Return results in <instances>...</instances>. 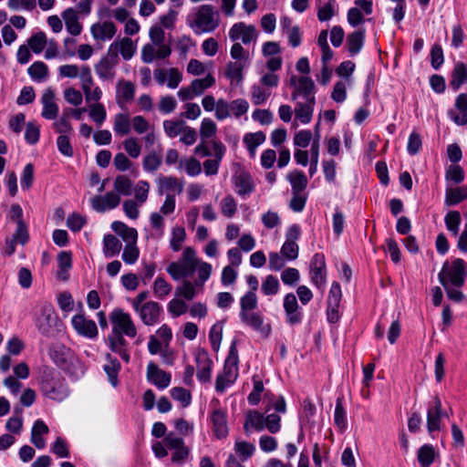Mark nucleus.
Returning a JSON list of instances; mask_svg holds the SVG:
<instances>
[{
  "mask_svg": "<svg viewBox=\"0 0 467 467\" xmlns=\"http://www.w3.org/2000/svg\"><path fill=\"white\" fill-rule=\"evenodd\" d=\"M195 271L198 273L196 285L202 289L204 283L210 278L212 265L199 260L192 247H186L181 259L171 263L167 267V272L174 280L191 277Z\"/></svg>",
  "mask_w": 467,
  "mask_h": 467,
  "instance_id": "1",
  "label": "nucleus"
},
{
  "mask_svg": "<svg viewBox=\"0 0 467 467\" xmlns=\"http://www.w3.org/2000/svg\"><path fill=\"white\" fill-rule=\"evenodd\" d=\"M220 14L212 5H200L188 16V26L197 35L213 32L220 25Z\"/></svg>",
  "mask_w": 467,
  "mask_h": 467,
  "instance_id": "2",
  "label": "nucleus"
},
{
  "mask_svg": "<svg viewBox=\"0 0 467 467\" xmlns=\"http://www.w3.org/2000/svg\"><path fill=\"white\" fill-rule=\"evenodd\" d=\"M41 389L45 396L57 401L63 400L68 395L67 388L59 374L51 370L43 372Z\"/></svg>",
  "mask_w": 467,
  "mask_h": 467,
  "instance_id": "3",
  "label": "nucleus"
},
{
  "mask_svg": "<svg viewBox=\"0 0 467 467\" xmlns=\"http://www.w3.org/2000/svg\"><path fill=\"white\" fill-rule=\"evenodd\" d=\"M238 353L236 348V340L232 342L229 355L225 360L223 371L216 379L215 389L218 392H223L224 389L233 384L238 376Z\"/></svg>",
  "mask_w": 467,
  "mask_h": 467,
  "instance_id": "4",
  "label": "nucleus"
},
{
  "mask_svg": "<svg viewBox=\"0 0 467 467\" xmlns=\"http://www.w3.org/2000/svg\"><path fill=\"white\" fill-rule=\"evenodd\" d=\"M49 354L54 362L62 369L67 370L76 377L83 373L82 364L78 359H73L70 349L64 345H54Z\"/></svg>",
  "mask_w": 467,
  "mask_h": 467,
  "instance_id": "5",
  "label": "nucleus"
},
{
  "mask_svg": "<svg viewBox=\"0 0 467 467\" xmlns=\"http://www.w3.org/2000/svg\"><path fill=\"white\" fill-rule=\"evenodd\" d=\"M58 318L51 303L39 302L35 310V324L37 330L44 336H49Z\"/></svg>",
  "mask_w": 467,
  "mask_h": 467,
  "instance_id": "6",
  "label": "nucleus"
},
{
  "mask_svg": "<svg viewBox=\"0 0 467 467\" xmlns=\"http://www.w3.org/2000/svg\"><path fill=\"white\" fill-rule=\"evenodd\" d=\"M109 318L113 326L112 333L125 335L130 337H134L137 335L135 324L130 314L125 313L122 309H114Z\"/></svg>",
  "mask_w": 467,
  "mask_h": 467,
  "instance_id": "7",
  "label": "nucleus"
},
{
  "mask_svg": "<svg viewBox=\"0 0 467 467\" xmlns=\"http://www.w3.org/2000/svg\"><path fill=\"white\" fill-rule=\"evenodd\" d=\"M465 263L462 259H455L450 265L445 262L440 273H444V278L456 287H461L464 284L466 272L464 270Z\"/></svg>",
  "mask_w": 467,
  "mask_h": 467,
  "instance_id": "8",
  "label": "nucleus"
},
{
  "mask_svg": "<svg viewBox=\"0 0 467 467\" xmlns=\"http://www.w3.org/2000/svg\"><path fill=\"white\" fill-rule=\"evenodd\" d=\"M108 52L110 57L119 61V54L124 60H130L136 52V46L130 37H123L120 40L114 41L109 47Z\"/></svg>",
  "mask_w": 467,
  "mask_h": 467,
  "instance_id": "9",
  "label": "nucleus"
},
{
  "mask_svg": "<svg viewBox=\"0 0 467 467\" xmlns=\"http://www.w3.org/2000/svg\"><path fill=\"white\" fill-rule=\"evenodd\" d=\"M120 196L115 192L111 191L105 195L94 196L90 202L91 207L99 213H104L107 210H112L118 207L120 203Z\"/></svg>",
  "mask_w": 467,
  "mask_h": 467,
  "instance_id": "10",
  "label": "nucleus"
},
{
  "mask_svg": "<svg viewBox=\"0 0 467 467\" xmlns=\"http://www.w3.org/2000/svg\"><path fill=\"white\" fill-rule=\"evenodd\" d=\"M71 323L76 332L80 336L88 338H95L98 336V327L95 321L88 319L84 315L74 316Z\"/></svg>",
  "mask_w": 467,
  "mask_h": 467,
  "instance_id": "11",
  "label": "nucleus"
},
{
  "mask_svg": "<svg viewBox=\"0 0 467 467\" xmlns=\"http://www.w3.org/2000/svg\"><path fill=\"white\" fill-rule=\"evenodd\" d=\"M229 36L233 41L241 38L244 44H249L256 39L257 31L254 26L236 23L231 27Z\"/></svg>",
  "mask_w": 467,
  "mask_h": 467,
  "instance_id": "12",
  "label": "nucleus"
},
{
  "mask_svg": "<svg viewBox=\"0 0 467 467\" xmlns=\"http://www.w3.org/2000/svg\"><path fill=\"white\" fill-rule=\"evenodd\" d=\"M240 318L243 323L259 331L263 337H267L271 332L269 324L264 325V319L259 313L247 311L240 312Z\"/></svg>",
  "mask_w": 467,
  "mask_h": 467,
  "instance_id": "13",
  "label": "nucleus"
},
{
  "mask_svg": "<svg viewBox=\"0 0 467 467\" xmlns=\"http://www.w3.org/2000/svg\"><path fill=\"white\" fill-rule=\"evenodd\" d=\"M161 307L154 301H149L142 305L136 312L146 326H153L159 322Z\"/></svg>",
  "mask_w": 467,
  "mask_h": 467,
  "instance_id": "14",
  "label": "nucleus"
},
{
  "mask_svg": "<svg viewBox=\"0 0 467 467\" xmlns=\"http://www.w3.org/2000/svg\"><path fill=\"white\" fill-rule=\"evenodd\" d=\"M311 280L318 287H322L326 283V263L325 257L321 254H314L311 260Z\"/></svg>",
  "mask_w": 467,
  "mask_h": 467,
  "instance_id": "15",
  "label": "nucleus"
},
{
  "mask_svg": "<svg viewBox=\"0 0 467 467\" xmlns=\"http://www.w3.org/2000/svg\"><path fill=\"white\" fill-rule=\"evenodd\" d=\"M147 379L159 389H165L171 383V374L159 368L156 364L150 362L147 367Z\"/></svg>",
  "mask_w": 467,
  "mask_h": 467,
  "instance_id": "16",
  "label": "nucleus"
},
{
  "mask_svg": "<svg viewBox=\"0 0 467 467\" xmlns=\"http://www.w3.org/2000/svg\"><path fill=\"white\" fill-rule=\"evenodd\" d=\"M443 415L445 413L442 412L441 401L438 396H435L433 405L429 408L427 412V428L430 432L440 430Z\"/></svg>",
  "mask_w": 467,
  "mask_h": 467,
  "instance_id": "17",
  "label": "nucleus"
},
{
  "mask_svg": "<svg viewBox=\"0 0 467 467\" xmlns=\"http://www.w3.org/2000/svg\"><path fill=\"white\" fill-rule=\"evenodd\" d=\"M233 182L236 192L241 196L249 195L254 190V184L251 175L245 171H239L233 176Z\"/></svg>",
  "mask_w": 467,
  "mask_h": 467,
  "instance_id": "18",
  "label": "nucleus"
},
{
  "mask_svg": "<svg viewBox=\"0 0 467 467\" xmlns=\"http://www.w3.org/2000/svg\"><path fill=\"white\" fill-rule=\"evenodd\" d=\"M117 27L110 21L93 24L90 27V33L94 39L106 41L113 38L116 35Z\"/></svg>",
  "mask_w": 467,
  "mask_h": 467,
  "instance_id": "19",
  "label": "nucleus"
},
{
  "mask_svg": "<svg viewBox=\"0 0 467 467\" xmlns=\"http://www.w3.org/2000/svg\"><path fill=\"white\" fill-rule=\"evenodd\" d=\"M149 36L152 44L159 47V57H168L171 54L170 45L165 44V33L161 26H151Z\"/></svg>",
  "mask_w": 467,
  "mask_h": 467,
  "instance_id": "20",
  "label": "nucleus"
},
{
  "mask_svg": "<svg viewBox=\"0 0 467 467\" xmlns=\"http://www.w3.org/2000/svg\"><path fill=\"white\" fill-rule=\"evenodd\" d=\"M117 64L118 61L111 57L110 54L107 52V55L96 65V73L101 79H112L115 76L114 67Z\"/></svg>",
  "mask_w": 467,
  "mask_h": 467,
  "instance_id": "21",
  "label": "nucleus"
},
{
  "mask_svg": "<svg viewBox=\"0 0 467 467\" xmlns=\"http://www.w3.org/2000/svg\"><path fill=\"white\" fill-rule=\"evenodd\" d=\"M284 308L287 316V321L291 325L300 323L302 320V315L297 310L298 304L296 297L294 294L290 293L285 296Z\"/></svg>",
  "mask_w": 467,
  "mask_h": 467,
  "instance_id": "22",
  "label": "nucleus"
},
{
  "mask_svg": "<svg viewBox=\"0 0 467 467\" xmlns=\"http://www.w3.org/2000/svg\"><path fill=\"white\" fill-rule=\"evenodd\" d=\"M455 108L459 112L451 109L449 111L451 119L457 125L467 124V94H460L455 101Z\"/></svg>",
  "mask_w": 467,
  "mask_h": 467,
  "instance_id": "23",
  "label": "nucleus"
},
{
  "mask_svg": "<svg viewBox=\"0 0 467 467\" xmlns=\"http://www.w3.org/2000/svg\"><path fill=\"white\" fill-rule=\"evenodd\" d=\"M111 229L120 236L127 244H137L138 233L135 228L129 227L122 222H113Z\"/></svg>",
  "mask_w": 467,
  "mask_h": 467,
  "instance_id": "24",
  "label": "nucleus"
},
{
  "mask_svg": "<svg viewBox=\"0 0 467 467\" xmlns=\"http://www.w3.org/2000/svg\"><path fill=\"white\" fill-rule=\"evenodd\" d=\"M42 117L47 119H54L58 113V106L55 102V94L52 90H47L42 96Z\"/></svg>",
  "mask_w": 467,
  "mask_h": 467,
  "instance_id": "25",
  "label": "nucleus"
},
{
  "mask_svg": "<svg viewBox=\"0 0 467 467\" xmlns=\"http://www.w3.org/2000/svg\"><path fill=\"white\" fill-rule=\"evenodd\" d=\"M183 190V182L171 176H160L158 178V192L162 194L164 192H173L180 194Z\"/></svg>",
  "mask_w": 467,
  "mask_h": 467,
  "instance_id": "26",
  "label": "nucleus"
},
{
  "mask_svg": "<svg viewBox=\"0 0 467 467\" xmlns=\"http://www.w3.org/2000/svg\"><path fill=\"white\" fill-rule=\"evenodd\" d=\"M62 17L65 21L67 30L72 36H78L82 31V26L78 22V12L72 8H67L62 13Z\"/></svg>",
  "mask_w": 467,
  "mask_h": 467,
  "instance_id": "27",
  "label": "nucleus"
},
{
  "mask_svg": "<svg viewBox=\"0 0 467 467\" xmlns=\"http://www.w3.org/2000/svg\"><path fill=\"white\" fill-rule=\"evenodd\" d=\"M49 431L48 427L47 424L41 420H37L32 428L31 431V442L37 448V449H43L46 446V441L44 439V435L47 434Z\"/></svg>",
  "mask_w": 467,
  "mask_h": 467,
  "instance_id": "28",
  "label": "nucleus"
},
{
  "mask_svg": "<svg viewBox=\"0 0 467 467\" xmlns=\"http://www.w3.org/2000/svg\"><path fill=\"white\" fill-rule=\"evenodd\" d=\"M244 64L241 61L229 62L226 66L224 76L230 81L231 86H239L243 80Z\"/></svg>",
  "mask_w": 467,
  "mask_h": 467,
  "instance_id": "29",
  "label": "nucleus"
},
{
  "mask_svg": "<svg viewBox=\"0 0 467 467\" xmlns=\"http://www.w3.org/2000/svg\"><path fill=\"white\" fill-rule=\"evenodd\" d=\"M212 422L216 437L219 439L226 437L228 427L225 412L221 410H215L212 414Z\"/></svg>",
  "mask_w": 467,
  "mask_h": 467,
  "instance_id": "30",
  "label": "nucleus"
},
{
  "mask_svg": "<svg viewBox=\"0 0 467 467\" xmlns=\"http://www.w3.org/2000/svg\"><path fill=\"white\" fill-rule=\"evenodd\" d=\"M286 179L291 184L293 193H301L307 186V178L301 171L295 170L289 172Z\"/></svg>",
  "mask_w": 467,
  "mask_h": 467,
  "instance_id": "31",
  "label": "nucleus"
},
{
  "mask_svg": "<svg viewBox=\"0 0 467 467\" xmlns=\"http://www.w3.org/2000/svg\"><path fill=\"white\" fill-rule=\"evenodd\" d=\"M202 290L196 285V280L192 283L189 280H183L180 286L175 289V296L183 297L186 300H192L198 292Z\"/></svg>",
  "mask_w": 467,
  "mask_h": 467,
  "instance_id": "32",
  "label": "nucleus"
},
{
  "mask_svg": "<svg viewBox=\"0 0 467 467\" xmlns=\"http://www.w3.org/2000/svg\"><path fill=\"white\" fill-rule=\"evenodd\" d=\"M467 199V186L448 188L445 194V204L453 206Z\"/></svg>",
  "mask_w": 467,
  "mask_h": 467,
  "instance_id": "33",
  "label": "nucleus"
},
{
  "mask_svg": "<svg viewBox=\"0 0 467 467\" xmlns=\"http://www.w3.org/2000/svg\"><path fill=\"white\" fill-rule=\"evenodd\" d=\"M365 29L355 31L348 36L347 46L351 55L358 54L364 44Z\"/></svg>",
  "mask_w": 467,
  "mask_h": 467,
  "instance_id": "34",
  "label": "nucleus"
},
{
  "mask_svg": "<svg viewBox=\"0 0 467 467\" xmlns=\"http://www.w3.org/2000/svg\"><path fill=\"white\" fill-rule=\"evenodd\" d=\"M107 364L104 365V371L107 373L109 381L113 387L118 385V375L120 370L119 362L108 353L106 355Z\"/></svg>",
  "mask_w": 467,
  "mask_h": 467,
  "instance_id": "35",
  "label": "nucleus"
},
{
  "mask_svg": "<svg viewBox=\"0 0 467 467\" xmlns=\"http://www.w3.org/2000/svg\"><path fill=\"white\" fill-rule=\"evenodd\" d=\"M198 363L197 378L201 382H209L212 375V360L206 356L197 357Z\"/></svg>",
  "mask_w": 467,
  "mask_h": 467,
  "instance_id": "36",
  "label": "nucleus"
},
{
  "mask_svg": "<svg viewBox=\"0 0 467 467\" xmlns=\"http://www.w3.org/2000/svg\"><path fill=\"white\" fill-rule=\"evenodd\" d=\"M467 83V67L463 62H457L451 71L450 85L453 88H460Z\"/></svg>",
  "mask_w": 467,
  "mask_h": 467,
  "instance_id": "37",
  "label": "nucleus"
},
{
  "mask_svg": "<svg viewBox=\"0 0 467 467\" xmlns=\"http://www.w3.org/2000/svg\"><path fill=\"white\" fill-rule=\"evenodd\" d=\"M122 244L113 234H107L103 239V253L106 257H112L119 254Z\"/></svg>",
  "mask_w": 467,
  "mask_h": 467,
  "instance_id": "38",
  "label": "nucleus"
},
{
  "mask_svg": "<svg viewBox=\"0 0 467 467\" xmlns=\"http://www.w3.org/2000/svg\"><path fill=\"white\" fill-rule=\"evenodd\" d=\"M251 428L258 431H261L265 428L264 414L258 411H252L247 414L244 429L245 432H248Z\"/></svg>",
  "mask_w": 467,
  "mask_h": 467,
  "instance_id": "39",
  "label": "nucleus"
},
{
  "mask_svg": "<svg viewBox=\"0 0 467 467\" xmlns=\"http://www.w3.org/2000/svg\"><path fill=\"white\" fill-rule=\"evenodd\" d=\"M133 182L126 175H118L113 183L114 191L120 196H129L131 194Z\"/></svg>",
  "mask_w": 467,
  "mask_h": 467,
  "instance_id": "40",
  "label": "nucleus"
},
{
  "mask_svg": "<svg viewBox=\"0 0 467 467\" xmlns=\"http://www.w3.org/2000/svg\"><path fill=\"white\" fill-rule=\"evenodd\" d=\"M265 140V135L262 131L247 133L244 137V142L246 145L250 154L255 155L256 148Z\"/></svg>",
  "mask_w": 467,
  "mask_h": 467,
  "instance_id": "41",
  "label": "nucleus"
},
{
  "mask_svg": "<svg viewBox=\"0 0 467 467\" xmlns=\"http://www.w3.org/2000/svg\"><path fill=\"white\" fill-rule=\"evenodd\" d=\"M461 222V213L458 211H450L444 217V223L447 230L454 236H457L459 234Z\"/></svg>",
  "mask_w": 467,
  "mask_h": 467,
  "instance_id": "42",
  "label": "nucleus"
},
{
  "mask_svg": "<svg viewBox=\"0 0 467 467\" xmlns=\"http://www.w3.org/2000/svg\"><path fill=\"white\" fill-rule=\"evenodd\" d=\"M335 0H318L317 2V17L319 21L325 22L329 20L335 14Z\"/></svg>",
  "mask_w": 467,
  "mask_h": 467,
  "instance_id": "43",
  "label": "nucleus"
},
{
  "mask_svg": "<svg viewBox=\"0 0 467 467\" xmlns=\"http://www.w3.org/2000/svg\"><path fill=\"white\" fill-rule=\"evenodd\" d=\"M292 99L296 102V106L315 104V94L313 89H295Z\"/></svg>",
  "mask_w": 467,
  "mask_h": 467,
  "instance_id": "44",
  "label": "nucleus"
},
{
  "mask_svg": "<svg viewBox=\"0 0 467 467\" xmlns=\"http://www.w3.org/2000/svg\"><path fill=\"white\" fill-rule=\"evenodd\" d=\"M130 130V120L127 114H117L114 119V131L119 135H127Z\"/></svg>",
  "mask_w": 467,
  "mask_h": 467,
  "instance_id": "45",
  "label": "nucleus"
},
{
  "mask_svg": "<svg viewBox=\"0 0 467 467\" xmlns=\"http://www.w3.org/2000/svg\"><path fill=\"white\" fill-rule=\"evenodd\" d=\"M435 452L431 445H423L418 451V460L422 467H429L434 461Z\"/></svg>",
  "mask_w": 467,
  "mask_h": 467,
  "instance_id": "46",
  "label": "nucleus"
},
{
  "mask_svg": "<svg viewBox=\"0 0 467 467\" xmlns=\"http://www.w3.org/2000/svg\"><path fill=\"white\" fill-rule=\"evenodd\" d=\"M164 58L165 57H159V47H157V46L152 43H148L141 48V60L146 64H150L155 59Z\"/></svg>",
  "mask_w": 467,
  "mask_h": 467,
  "instance_id": "47",
  "label": "nucleus"
},
{
  "mask_svg": "<svg viewBox=\"0 0 467 467\" xmlns=\"http://www.w3.org/2000/svg\"><path fill=\"white\" fill-rule=\"evenodd\" d=\"M186 233L183 227H173L171 231V238L170 244L174 252H178L182 249V243L185 241Z\"/></svg>",
  "mask_w": 467,
  "mask_h": 467,
  "instance_id": "48",
  "label": "nucleus"
},
{
  "mask_svg": "<svg viewBox=\"0 0 467 467\" xmlns=\"http://www.w3.org/2000/svg\"><path fill=\"white\" fill-rule=\"evenodd\" d=\"M150 183L146 181H139L134 186V197L139 204H143L148 200Z\"/></svg>",
  "mask_w": 467,
  "mask_h": 467,
  "instance_id": "49",
  "label": "nucleus"
},
{
  "mask_svg": "<svg viewBox=\"0 0 467 467\" xmlns=\"http://www.w3.org/2000/svg\"><path fill=\"white\" fill-rule=\"evenodd\" d=\"M171 289V285L163 277L158 276L153 283V292L158 298H164Z\"/></svg>",
  "mask_w": 467,
  "mask_h": 467,
  "instance_id": "50",
  "label": "nucleus"
},
{
  "mask_svg": "<svg viewBox=\"0 0 467 467\" xmlns=\"http://www.w3.org/2000/svg\"><path fill=\"white\" fill-rule=\"evenodd\" d=\"M240 312L253 311L257 307V296L254 291L245 293L240 299Z\"/></svg>",
  "mask_w": 467,
  "mask_h": 467,
  "instance_id": "51",
  "label": "nucleus"
},
{
  "mask_svg": "<svg viewBox=\"0 0 467 467\" xmlns=\"http://www.w3.org/2000/svg\"><path fill=\"white\" fill-rule=\"evenodd\" d=\"M222 213L227 218H232L237 210V203L232 195H226L220 203Z\"/></svg>",
  "mask_w": 467,
  "mask_h": 467,
  "instance_id": "52",
  "label": "nucleus"
},
{
  "mask_svg": "<svg viewBox=\"0 0 467 467\" xmlns=\"http://www.w3.org/2000/svg\"><path fill=\"white\" fill-rule=\"evenodd\" d=\"M30 77L37 81L44 79L47 75V67L44 62L36 61L28 67Z\"/></svg>",
  "mask_w": 467,
  "mask_h": 467,
  "instance_id": "53",
  "label": "nucleus"
},
{
  "mask_svg": "<svg viewBox=\"0 0 467 467\" xmlns=\"http://www.w3.org/2000/svg\"><path fill=\"white\" fill-rule=\"evenodd\" d=\"M34 182V166L32 163H27L22 171L20 183L24 191H28Z\"/></svg>",
  "mask_w": 467,
  "mask_h": 467,
  "instance_id": "54",
  "label": "nucleus"
},
{
  "mask_svg": "<svg viewBox=\"0 0 467 467\" xmlns=\"http://www.w3.org/2000/svg\"><path fill=\"white\" fill-rule=\"evenodd\" d=\"M29 47L33 50V52L38 54L43 51L46 44L47 37L45 33L38 32L34 34L27 41Z\"/></svg>",
  "mask_w": 467,
  "mask_h": 467,
  "instance_id": "55",
  "label": "nucleus"
},
{
  "mask_svg": "<svg viewBox=\"0 0 467 467\" xmlns=\"http://www.w3.org/2000/svg\"><path fill=\"white\" fill-rule=\"evenodd\" d=\"M438 278H439L440 283L444 287L448 297L451 300L455 301V302H461L463 300L464 296L461 291L449 286L448 281L444 278V273H439Z\"/></svg>",
  "mask_w": 467,
  "mask_h": 467,
  "instance_id": "56",
  "label": "nucleus"
},
{
  "mask_svg": "<svg viewBox=\"0 0 467 467\" xmlns=\"http://www.w3.org/2000/svg\"><path fill=\"white\" fill-rule=\"evenodd\" d=\"M261 289L265 296H273L278 293L279 282L274 275H267L262 284Z\"/></svg>",
  "mask_w": 467,
  "mask_h": 467,
  "instance_id": "57",
  "label": "nucleus"
},
{
  "mask_svg": "<svg viewBox=\"0 0 467 467\" xmlns=\"http://www.w3.org/2000/svg\"><path fill=\"white\" fill-rule=\"evenodd\" d=\"M21 413H22L21 409L15 408L16 416L11 417L6 421V425H5L6 429L9 431H11L13 433H17V434L20 433L22 426H23V419H22Z\"/></svg>",
  "mask_w": 467,
  "mask_h": 467,
  "instance_id": "58",
  "label": "nucleus"
},
{
  "mask_svg": "<svg viewBox=\"0 0 467 467\" xmlns=\"http://www.w3.org/2000/svg\"><path fill=\"white\" fill-rule=\"evenodd\" d=\"M313 107L314 104L296 106L295 109L296 119H298L303 124L309 123L313 115Z\"/></svg>",
  "mask_w": 467,
  "mask_h": 467,
  "instance_id": "59",
  "label": "nucleus"
},
{
  "mask_svg": "<svg viewBox=\"0 0 467 467\" xmlns=\"http://www.w3.org/2000/svg\"><path fill=\"white\" fill-rule=\"evenodd\" d=\"M171 396L176 400H179L183 407H187L191 403V393L189 390L182 388V387H175L171 389Z\"/></svg>",
  "mask_w": 467,
  "mask_h": 467,
  "instance_id": "60",
  "label": "nucleus"
},
{
  "mask_svg": "<svg viewBox=\"0 0 467 467\" xmlns=\"http://www.w3.org/2000/svg\"><path fill=\"white\" fill-rule=\"evenodd\" d=\"M123 147L130 157L137 159L141 152V146L139 144L137 139L129 138L123 141Z\"/></svg>",
  "mask_w": 467,
  "mask_h": 467,
  "instance_id": "61",
  "label": "nucleus"
},
{
  "mask_svg": "<svg viewBox=\"0 0 467 467\" xmlns=\"http://www.w3.org/2000/svg\"><path fill=\"white\" fill-rule=\"evenodd\" d=\"M140 250L136 244H126L122 253V259L126 264H134L138 260Z\"/></svg>",
  "mask_w": 467,
  "mask_h": 467,
  "instance_id": "62",
  "label": "nucleus"
},
{
  "mask_svg": "<svg viewBox=\"0 0 467 467\" xmlns=\"http://www.w3.org/2000/svg\"><path fill=\"white\" fill-rule=\"evenodd\" d=\"M183 121L165 120L163 122V128L170 138H175L183 130Z\"/></svg>",
  "mask_w": 467,
  "mask_h": 467,
  "instance_id": "63",
  "label": "nucleus"
},
{
  "mask_svg": "<svg viewBox=\"0 0 467 467\" xmlns=\"http://www.w3.org/2000/svg\"><path fill=\"white\" fill-rule=\"evenodd\" d=\"M161 164V158L155 152L150 153L143 160V168L150 172L157 171Z\"/></svg>",
  "mask_w": 467,
  "mask_h": 467,
  "instance_id": "64",
  "label": "nucleus"
}]
</instances>
